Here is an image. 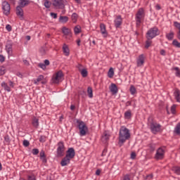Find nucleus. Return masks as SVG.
<instances>
[{
	"mask_svg": "<svg viewBox=\"0 0 180 180\" xmlns=\"http://www.w3.org/2000/svg\"><path fill=\"white\" fill-rule=\"evenodd\" d=\"M65 157H68V158H70V160H72V158L75 157V149H74V148H69L66 151Z\"/></svg>",
	"mask_w": 180,
	"mask_h": 180,
	"instance_id": "13",
	"label": "nucleus"
},
{
	"mask_svg": "<svg viewBox=\"0 0 180 180\" xmlns=\"http://www.w3.org/2000/svg\"><path fill=\"white\" fill-rule=\"evenodd\" d=\"M39 158L43 164H46L47 162V158H46V153H44V150H41L39 153Z\"/></svg>",
	"mask_w": 180,
	"mask_h": 180,
	"instance_id": "20",
	"label": "nucleus"
},
{
	"mask_svg": "<svg viewBox=\"0 0 180 180\" xmlns=\"http://www.w3.org/2000/svg\"><path fill=\"white\" fill-rule=\"evenodd\" d=\"M124 117L126 119H131V110H129L124 112Z\"/></svg>",
	"mask_w": 180,
	"mask_h": 180,
	"instance_id": "33",
	"label": "nucleus"
},
{
	"mask_svg": "<svg viewBox=\"0 0 180 180\" xmlns=\"http://www.w3.org/2000/svg\"><path fill=\"white\" fill-rule=\"evenodd\" d=\"M174 172H175V174H177L178 175H179L180 174V167H176L174 168Z\"/></svg>",
	"mask_w": 180,
	"mask_h": 180,
	"instance_id": "53",
	"label": "nucleus"
},
{
	"mask_svg": "<svg viewBox=\"0 0 180 180\" xmlns=\"http://www.w3.org/2000/svg\"><path fill=\"white\" fill-rule=\"evenodd\" d=\"M174 36V32L170 31L169 33L166 34V38L167 39V40L171 41V40H173Z\"/></svg>",
	"mask_w": 180,
	"mask_h": 180,
	"instance_id": "30",
	"label": "nucleus"
},
{
	"mask_svg": "<svg viewBox=\"0 0 180 180\" xmlns=\"http://www.w3.org/2000/svg\"><path fill=\"white\" fill-rule=\"evenodd\" d=\"M144 54H141L137 59V67H143L144 65Z\"/></svg>",
	"mask_w": 180,
	"mask_h": 180,
	"instance_id": "15",
	"label": "nucleus"
},
{
	"mask_svg": "<svg viewBox=\"0 0 180 180\" xmlns=\"http://www.w3.org/2000/svg\"><path fill=\"white\" fill-rule=\"evenodd\" d=\"M157 36H160V30H158L157 27L149 29L146 33V39L148 40H153V39L157 37Z\"/></svg>",
	"mask_w": 180,
	"mask_h": 180,
	"instance_id": "2",
	"label": "nucleus"
},
{
	"mask_svg": "<svg viewBox=\"0 0 180 180\" xmlns=\"http://www.w3.org/2000/svg\"><path fill=\"white\" fill-rule=\"evenodd\" d=\"M59 22H60V23H67L68 22V17L60 15L59 18Z\"/></svg>",
	"mask_w": 180,
	"mask_h": 180,
	"instance_id": "27",
	"label": "nucleus"
},
{
	"mask_svg": "<svg viewBox=\"0 0 180 180\" xmlns=\"http://www.w3.org/2000/svg\"><path fill=\"white\" fill-rule=\"evenodd\" d=\"M108 153V148H105L101 153V157H105Z\"/></svg>",
	"mask_w": 180,
	"mask_h": 180,
	"instance_id": "51",
	"label": "nucleus"
},
{
	"mask_svg": "<svg viewBox=\"0 0 180 180\" xmlns=\"http://www.w3.org/2000/svg\"><path fill=\"white\" fill-rule=\"evenodd\" d=\"M148 120L150 123V129L153 134H157V133L161 131V124L153 121V120L150 122V118Z\"/></svg>",
	"mask_w": 180,
	"mask_h": 180,
	"instance_id": "4",
	"label": "nucleus"
},
{
	"mask_svg": "<svg viewBox=\"0 0 180 180\" xmlns=\"http://www.w3.org/2000/svg\"><path fill=\"white\" fill-rule=\"evenodd\" d=\"M174 27H176V29H178L179 30H180V23L178 22V21L174 22Z\"/></svg>",
	"mask_w": 180,
	"mask_h": 180,
	"instance_id": "46",
	"label": "nucleus"
},
{
	"mask_svg": "<svg viewBox=\"0 0 180 180\" xmlns=\"http://www.w3.org/2000/svg\"><path fill=\"white\" fill-rule=\"evenodd\" d=\"M39 53L41 54V56H46V48L41 47L39 49Z\"/></svg>",
	"mask_w": 180,
	"mask_h": 180,
	"instance_id": "44",
	"label": "nucleus"
},
{
	"mask_svg": "<svg viewBox=\"0 0 180 180\" xmlns=\"http://www.w3.org/2000/svg\"><path fill=\"white\" fill-rule=\"evenodd\" d=\"M174 70L175 71H176V77H178L179 78H180L179 68L176 67V68H174Z\"/></svg>",
	"mask_w": 180,
	"mask_h": 180,
	"instance_id": "43",
	"label": "nucleus"
},
{
	"mask_svg": "<svg viewBox=\"0 0 180 180\" xmlns=\"http://www.w3.org/2000/svg\"><path fill=\"white\" fill-rule=\"evenodd\" d=\"M77 19H78V14L73 13L72 15V20L75 22H77Z\"/></svg>",
	"mask_w": 180,
	"mask_h": 180,
	"instance_id": "41",
	"label": "nucleus"
},
{
	"mask_svg": "<svg viewBox=\"0 0 180 180\" xmlns=\"http://www.w3.org/2000/svg\"><path fill=\"white\" fill-rule=\"evenodd\" d=\"M177 39L179 40H180V30H179V32H177Z\"/></svg>",
	"mask_w": 180,
	"mask_h": 180,
	"instance_id": "64",
	"label": "nucleus"
},
{
	"mask_svg": "<svg viewBox=\"0 0 180 180\" xmlns=\"http://www.w3.org/2000/svg\"><path fill=\"white\" fill-rule=\"evenodd\" d=\"M110 137V135L108 134L106 131H105L101 136V141L103 143V144H108V141H109V139Z\"/></svg>",
	"mask_w": 180,
	"mask_h": 180,
	"instance_id": "16",
	"label": "nucleus"
},
{
	"mask_svg": "<svg viewBox=\"0 0 180 180\" xmlns=\"http://www.w3.org/2000/svg\"><path fill=\"white\" fill-rule=\"evenodd\" d=\"M87 95L90 98H94V91L92 90V87L89 86L87 88Z\"/></svg>",
	"mask_w": 180,
	"mask_h": 180,
	"instance_id": "26",
	"label": "nucleus"
},
{
	"mask_svg": "<svg viewBox=\"0 0 180 180\" xmlns=\"http://www.w3.org/2000/svg\"><path fill=\"white\" fill-rule=\"evenodd\" d=\"M77 68L78 69V70L82 71V70H84V66L82 65H81V63H78V65H77Z\"/></svg>",
	"mask_w": 180,
	"mask_h": 180,
	"instance_id": "52",
	"label": "nucleus"
},
{
	"mask_svg": "<svg viewBox=\"0 0 180 180\" xmlns=\"http://www.w3.org/2000/svg\"><path fill=\"white\" fill-rule=\"evenodd\" d=\"M160 54L161 56H165V50L164 49L160 50Z\"/></svg>",
	"mask_w": 180,
	"mask_h": 180,
	"instance_id": "62",
	"label": "nucleus"
},
{
	"mask_svg": "<svg viewBox=\"0 0 180 180\" xmlns=\"http://www.w3.org/2000/svg\"><path fill=\"white\" fill-rule=\"evenodd\" d=\"M1 86L2 88H4V91H6L7 92H11V87L8 86V84H6V82H3L1 83Z\"/></svg>",
	"mask_w": 180,
	"mask_h": 180,
	"instance_id": "25",
	"label": "nucleus"
},
{
	"mask_svg": "<svg viewBox=\"0 0 180 180\" xmlns=\"http://www.w3.org/2000/svg\"><path fill=\"white\" fill-rule=\"evenodd\" d=\"M96 175H101V169H98L96 171Z\"/></svg>",
	"mask_w": 180,
	"mask_h": 180,
	"instance_id": "63",
	"label": "nucleus"
},
{
	"mask_svg": "<svg viewBox=\"0 0 180 180\" xmlns=\"http://www.w3.org/2000/svg\"><path fill=\"white\" fill-rule=\"evenodd\" d=\"M148 147L150 153H153V151H155V143H150L148 145Z\"/></svg>",
	"mask_w": 180,
	"mask_h": 180,
	"instance_id": "38",
	"label": "nucleus"
},
{
	"mask_svg": "<svg viewBox=\"0 0 180 180\" xmlns=\"http://www.w3.org/2000/svg\"><path fill=\"white\" fill-rule=\"evenodd\" d=\"M57 146V157H63V155H64V151H65V146H64V142H63V141H60L58 143Z\"/></svg>",
	"mask_w": 180,
	"mask_h": 180,
	"instance_id": "8",
	"label": "nucleus"
},
{
	"mask_svg": "<svg viewBox=\"0 0 180 180\" xmlns=\"http://www.w3.org/2000/svg\"><path fill=\"white\" fill-rule=\"evenodd\" d=\"M44 79V76H43V75H40L37 79L34 80V84L35 85H39V82H40V81H43Z\"/></svg>",
	"mask_w": 180,
	"mask_h": 180,
	"instance_id": "29",
	"label": "nucleus"
},
{
	"mask_svg": "<svg viewBox=\"0 0 180 180\" xmlns=\"http://www.w3.org/2000/svg\"><path fill=\"white\" fill-rule=\"evenodd\" d=\"M63 77H64L63 71L60 70L56 72L55 75L53 76L52 82H53V84H60Z\"/></svg>",
	"mask_w": 180,
	"mask_h": 180,
	"instance_id": "9",
	"label": "nucleus"
},
{
	"mask_svg": "<svg viewBox=\"0 0 180 180\" xmlns=\"http://www.w3.org/2000/svg\"><path fill=\"white\" fill-rule=\"evenodd\" d=\"M32 126L36 129H37V127H39V118L34 117V118L32 119Z\"/></svg>",
	"mask_w": 180,
	"mask_h": 180,
	"instance_id": "24",
	"label": "nucleus"
},
{
	"mask_svg": "<svg viewBox=\"0 0 180 180\" xmlns=\"http://www.w3.org/2000/svg\"><path fill=\"white\" fill-rule=\"evenodd\" d=\"M136 153H134V152H132L131 153V160H135L136 159Z\"/></svg>",
	"mask_w": 180,
	"mask_h": 180,
	"instance_id": "58",
	"label": "nucleus"
},
{
	"mask_svg": "<svg viewBox=\"0 0 180 180\" xmlns=\"http://www.w3.org/2000/svg\"><path fill=\"white\" fill-rule=\"evenodd\" d=\"M1 9L3 11V14L6 16H9L11 15V4L6 1H4L1 4Z\"/></svg>",
	"mask_w": 180,
	"mask_h": 180,
	"instance_id": "7",
	"label": "nucleus"
},
{
	"mask_svg": "<svg viewBox=\"0 0 180 180\" xmlns=\"http://www.w3.org/2000/svg\"><path fill=\"white\" fill-rule=\"evenodd\" d=\"M123 20H122V15H117L116 19L114 20L115 27L117 29L122 26Z\"/></svg>",
	"mask_w": 180,
	"mask_h": 180,
	"instance_id": "14",
	"label": "nucleus"
},
{
	"mask_svg": "<svg viewBox=\"0 0 180 180\" xmlns=\"http://www.w3.org/2000/svg\"><path fill=\"white\" fill-rule=\"evenodd\" d=\"M80 73L82 77H83V78H86V77H88V70H86V69L85 68L80 70Z\"/></svg>",
	"mask_w": 180,
	"mask_h": 180,
	"instance_id": "31",
	"label": "nucleus"
},
{
	"mask_svg": "<svg viewBox=\"0 0 180 180\" xmlns=\"http://www.w3.org/2000/svg\"><path fill=\"white\" fill-rule=\"evenodd\" d=\"M67 0H52V5L56 9H65Z\"/></svg>",
	"mask_w": 180,
	"mask_h": 180,
	"instance_id": "5",
	"label": "nucleus"
},
{
	"mask_svg": "<svg viewBox=\"0 0 180 180\" xmlns=\"http://www.w3.org/2000/svg\"><path fill=\"white\" fill-rule=\"evenodd\" d=\"M5 61V56L4 55H0V63H4Z\"/></svg>",
	"mask_w": 180,
	"mask_h": 180,
	"instance_id": "57",
	"label": "nucleus"
},
{
	"mask_svg": "<svg viewBox=\"0 0 180 180\" xmlns=\"http://www.w3.org/2000/svg\"><path fill=\"white\" fill-rule=\"evenodd\" d=\"M130 139V131L126 127H121L119 133V144L120 146L126 143V140Z\"/></svg>",
	"mask_w": 180,
	"mask_h": 180,
	"instance_id": "1",
	"label": "nucleus"
},
{
	"mask_svg": "<svg viewBox=\"0 0 180 180\" xmlns=\"http://www.w3.org/2000/svg\"><path fill=\"white\" fill-rule=\"evenodd\" d=\"M129 91H130L131 95H134V94H136V87L133 85H131Z\"/></svg>",
	"mask_w": 180,
	"mask_h": 180,
	"instance_id": "40",
	"label": "nucleus"
},
{
	"mask_svg": "<svg viewBox=\"0 0 180 180\" xmlns=\"http://www.w3.org/2000/svg\"><path fill=\"white\" fill-rule=\"evenodd\" d=\"M38 67H39V68H41L42 70H46V65H44V63H39Z\"/></svg>",
	"mask_w": 180,
	"mask_h": 180,
	"instance_id": "54",
	"label": "nucleus"
},
{
	"mask_svg": "<svg viewBox=\"0 0 180 180\" xmlns=\"http://www.w3.org/2000/svg\"><path fill=\"white\" fill-rule=\"evenodd\" d=\"M6 74V68L4 66L0 67V77Z\"/></svg>",
	"mask_w": 180,
	"mask_h": 180,
	"instance_id": "35",
	"label": "nucleus"
},
{
	"mask_svg": "<svg viewBox=\"0 0 180 180\" xmlns=\"http://www.w3.org/2000/svg\"><path fill=\"white\" fill-rule=\"evenodd\" d=\"M150 46H151V41H150V40L148 39V40L146 41L145 48H146V49H148V47H150Z\"/></svg>",
	"mask_w": 180,
	"mask_h": 180,
	"instance_id": "49",
	"label": "nucleus"
},
{
	"mask_svg": "<svg viewBox=\"0 0 180 180\" xmlns=\"http://www.w3.org/2000/svg\"><path fill=\"white\" fill-rule=\"evenodd\" d=\"M22 144L24 147H29V146H30V142H29L27 140H24Z\"/></svg>",
	"mask_w": 180,
	"mask_h": 180,
	"instance_id": "47",
	"label": "nucleus"
},
{
	"mask_svg": "<svg viewBox=\"0 0 180 180\" xmlns=\"http://www.w3.org/2000/svg\"><path fill=\"white\" fill-rule=\"evenodd\" d=\"M5 50L8 56H12L13 54V42L8 41L6 44Z\"/></svg>",
	"mask_w": 180,
	"mask_h": 180,
	"instance_id": "10",
	"label": "nucleus"
},
{
	"mask_svg": "<svg viewBox=\"0 0 180 180\" xmlns=\"http://www.w3.org/2000/svg\"><path fill=\"white\" fill-rule=\"evenodd\" d=\"M101 33L103 34V37H108V32L106 31V25L105 24L100 25Z\"/></svg>",
	"mask_w": 180,
	"mask_h": 180,
	"instance_id": "19",
	"label": "nucleus"
},
{
	"mask_svg": "<svg viewBox=\"0 0 180 180\" xmlns=\"http://www.w3.org/2000/svg\"><path fill=\"white\" fill-rule=\"evenodd\" d=\"M174 131H175L176 134L179 136V134H180V122L176 124V126L174 129Z\"/></svg>",
	"mask_w": 180,
	"mask_h": 180,
	"instance_id": "36",
	"label": "nucleus"
},
{
	"mask_svg": "<svg viewBox=\"0 0 180 180\" xmlns=\"http://www.w3.org/2000/svg\"><path fill=\"white\" fill-rule=\"evenodd\" d=\"M76 123H77V129L79 130V136H86V131H88V127H86V124L84 122V121H81L77 120Z\"/></svg>",
	"mask_w": 180,
	"mask_h": 180,
	"instance_id": "3",
	"label": "nucleus"
},
{
	"mask_svg": "<svg viewBox=\"0 0 180 180\" xmlns=\"http://www.w3.org/2000/svg\"><path fill=\"white\" fill-rule=\"evenodd\" d=\"M44 5L46 9H50V7L51 6V2H50L49 0H44Z\"/></svg>",
	"mask_w": 180,
	"mask_h": 180,
	"instance_id": "34",
	"label": "nucleus"
},
{
	"mask_svg": "<svg viewBox=\"0 0 180 180\" xmlns=\"http://www.w3.org/2000/svg\"><path fill=\"white\" fill-rule=\"evenodd\" d=\"M165 154V150L162 148H159L157 151L156 154L155 155V160H162L164 158V155Z\"/></svg>",
	"mask_w": 180,
	"mask_h": 180,
	"instance_id": "11",
	"label": "nucleus"
},
{
	"mask_svg": "<svg viewBox=\"0 0 180 180\" xmlns=\"http://www.w3.org/2000/svg\"><path fill=\"white\" fill-rule=\"evenodd\" d=\"M176 109V105H173L171 107V112L172 113V115H175Z\"/></svg>",
	"mask_w": 180,
	"mask_h": 180,
	"instance_id": "45",
	"label": "nucleus"
},
{
	"mask_svg": "<svg viewBox=\"0 0 180 180\" xmlns=\"http://www.w3.org/2000/svg\"><path fill=\"white\" fill-rule=\"evenodd\" d=\"M122 180H130V174L124 175Z\"/></svg>",
	"mask_w": 180,
	"mask_h": 180,
	"instance_id": "55",
	"label": "nucleus"
},
{
	"mask_svg": "<svg viewBox=\"0 0 180 180\" xmlns=\"http://www.w3.org/2000/svg\"><path fill=\"white\" fill-rule=\"evenodd\" d=\"M44 64L45 67H46V65H50V60L46 59L44 60Z\"/></svg>",
	"mask_w": 180,
	"mask_h": 180,
	"instance_id": "60",
	"label": "nucleus"
},
{
	"mask_svg": "<svg viewBox=\"0 0 180 180\" xmlns=\"http://www.w3.org/2000/svg\"><path fill=\"white\" fill-rule=\"evenodd\" d=\"M51 16L53 18V19H57V13H51Z\"/></svg>",
	"mask_w": 180,
	"mask_h": 180,
	"instance_id": "59",
	"label": "nucleus"
},
{
	"mask_svg": "<svg viewBox=\"0 0 180 180\" xmlns=\"http://www.w3.org/2000/svg\"><path fill=\"white\" fill-rule=\"evenodd\" d=\"M174 98L176 101V102H179L180 103V91L178 89H176L174 92Z\"/></svg>",
	"mask_w": 180,
	"mask_h": 180,
	"instance_id": "22",
	"label": "nucleus"
},
{
	"mask_svg": "<svg viewBox=\"0 0 180 180\" xmlns=\"http://www.w3.org/2000/svg\"><path fill=\"white\" fill-rule=\"evenodd\" d=\"M70 162H71V159L67 156H65L60 162V165L61 167H65L68 165Z\"/></svg>",
	"mask_w": 180,
	"mask_h": 180,
	"instance_id": "17",
	"label": "nucleus"
},
{
	"mask_svg": "<svg viewBox=\"0 0 180 180\" xmlns=\"http://www.w3.org/2000/svg\"><path fill=\"white\" fill-rule=\"evenodd\" d=\"M119 89H117V86L115 84H111L110 91L112 93L113 95H116L117 94Z\"/></svg>",
	"mask_w": 180,
	"mask_h": 180,
	"instance_id": "23",
	"label": "nucleus"
},
{
	"mask_svg": "<svg viewBox=\"0 0 180 180\" xmlns=\"http://www.w3.org/2000/svg\"><path fill=\"white\" fill-rule=\"evenodd\" d=\"M6 30H8V32H11L12 31V27L11 26V25H7L6 26Z\"/></svg>",
	"mask_w": 180,
	"mask_h": 180,
	"instance_id": "56",
	"label": "nucleus"
},
{
	"mask_svg": "<svg viewBox=\"0 0 180 180\" xmlns=\"http://www.w3.org/2000/svg\"><path fill=\"white\" fill-rule=\"evenodd\" d=\"M30 4V1L29 0H20L18 6L20 8H25V6H27Z\"/></svg>",
	"mask_w": 180,
	"mask_h": 180,
	"instance_id": "21",
	"label": "nucleus"
},
{
	"mask_svg": "<svg viewBox=\"0 0 180 180\" xmlns=\"http://www.w3.org/2000/svg\"><path fill=\"white\" fill-rule=\"evenodd\" d=\"M46 139H47V137L44 135H42L39 138V142L40 143H46Z\"/></svg>",
	"mask_w": 180,
	"mask_h": 180,
	"instance_id": "42",
	"label": "nucleus"
},
{
	"mask_svg": "<svg viewBox=\"0 0 180 180\" xmlns=\"http://www.w3.org/2000/svg\"><path fill=\"white\" fill-rule=\"evenodd\" d=\"M32 153L33 155H37V154H39V149L34 148V149H32Z\"/></svg>",
	"mask_w": 180,
	"mask_h": 180,
	"instance_id": "50",
	"label": "nucleus"
},
{
	"mask_svg": "<svg viewBox=\"0 0 180 180\" xmlns=\"http://www.w3.org/2000/svg\"><path fill=\"white\" fill-rule=\"evenodd\" d=\"M146 179H148V180L153 179V174L147 175Z\"/></svg>",
	"mask_w": 180,
	"mask_h": 180,
	"instance_id": "61",
	"label": "nucleus"
},
{
	"mask_svg": "<svg viewBox=\"0 0 180 180\" xmlns=\"http://www.w3.org/2000/svg\"><path fill=\"white\" fill-rule=\"evenodd\" d=\"M113 75H115V70H113L112 68H110L108 72V78H113Z\"/></svg>",
	"mask_w": 180,
	"mask_h": 180,
	"instance_id": "32",
	"label": "nucleus"
},
{
	"mask_svg": "<svg viewBox=\"0 0 180 180\" xmlns=\"http://www.w3.org/2000/svg\"><path fill=\"white\" fill-rule=\"evenodd\" d=\"M4 141H5V143H6V144H9L11 143V139H9V136L8 135H6L4 137Z\"/></svg>",
	"mask_w": 180,
	"mask_h": 180,
	"instance_id": "48",
	"label": "nucleus"
},
{
	"mask_svg": "<svg viewBox=\"0 0 180 180\" xmlns=\"http://www.w3.org/2000/svg\"><path fill=\"white\" fill-rule=\"evenodd\" d=\"M144 9L142 8H139L135 17L136 26H140V25H141V20L144 18Z\"/></svg>",
	"mask_w": 180,
	"mask_h": 180,
	"instance_id": "6",
	"label": "nucleus"
},
{
	"mask_svg": "<svg viewBox=\"0 0 180 180\" xmlns=\"http://www.w3.org/2000/svg\"><path fill=\"white\" fill-rule=\"evenodd\" d=\"M63 50L65 56H70V49H68V46H67V45L65 44L63 45Z\"/></svg>",
	"mask_w": 180,
	"mask_h": 180,
	"instance_id": "28",
	"label": "nucleus"
},
{
	"mask_svg": "<svg viewBox=\"0 0 180 180\" xmlns=\"http://www.w3.org/2000/svg\"><path fill=\"white\" fill-rule=\"evenodd\" d=\"M172 44L173 46H174V47H177L178 49H180V43L178 41V40L174 39L172 41Z\"/></svg>",
	"mask_w": 180,
	"mask_h": 180,
	"instance_id": "39",
	"label": "nucleus"
},
{
	"mask_svg": "<svg viewBox=\"0 0 180 180\" xmlns=\"http://www.w3.org/2000/svg\"><path fill=\"white\" fill-rule=\"evenodd\" d=\"M15 13L17 16H18V18L20 19V20H23V19H25V13L22 7L17 6L15 8Z\"/></svg>",
	"mask_w": 180,
	"mask_h": 180,
	"instance_id": "12",
	"label": "nucleus"
},
{
	"mask_svg": "<svg viewBox=\"0 0 180 180\" xmlns=\"http://www.w3.org/2000/svg\"><path fill=\"white\" fill-rule=\"evenodd\" d=\"M81 32V27H79V25H77L75 28H74V32L75 34H79V32Z\"/></svg>",
	"mask_w": 180,
	"mask_h": 180,
	"instance_id": "37",
	"label": "nucleus"
},
{
	"mask_svg": "<svg viewBox=\"0 0 180 180\" xmlns=\"http://www.w3.org/2000/svg\"><path fill=\"white\" fill-rule=\"evenodd\" d=\"M62 33L64 34V36H65V37H67L68 36L70 37H71V36H72L71 30H70L69 28H68L66 27H62Z\"/></svg>",
	"mask_w": 180,
	"mask_h": 180,
	"instance_id": "18",
	"label": "nucleus"
}]
</instances>
